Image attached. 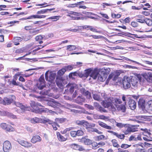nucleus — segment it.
Masks as SVG:
<instances>
[{"label": "nucleus", "instance_id": "39", "mask_svg": "<svg viewBox=\"0 0 152 152\" xmlns=\"http://www.w3.org/2000/svg\"><path fill=\"white\" fill-rule=\"evenodd\" d=\"M145 101L143 99H140L138 101V105L141 107H143L144 106Z\"/></svg>", "mask_w": 152, "mask_h": 152}, {"label": "nucleus", "instance_id": "36", "mask_svg": "<svg viewBox=\"0 0 152 152\" xmlns=\"http://www.w3.org/2000/svg\"><path fill=\"white\" fill-rule=\"evenodd\" d=\"M66 71V69L64 67V68H62L58 71L57 72L58 75L61 76L63 75Z\"/></svg>", "mask_w": 152, "mask_h": 152}, {"label": "nucleus", "instance_id": "56", "mask_svg": "<svg viewBox=\"0 0 152 152\" xmlns=\"http://www.w3.org/2000/svg\"><path fill=\"white\" fill-rule=\"evenodd\" d=\"M65 69H66V71H70L71 70L73 69V66L71 65H69L67 66H66L64 67Z\"/></svg>", "mask_w": 152, "mask_h": 152}, {"label": "nucleus", "instance_id": "43", "mask_svg": "<svg viewBox=\"0 0 152 152\" xmlns=\"http://www.w3.org/2000/svg\"><path fill=\"white\" fill-rule=\"evenodd\" d=\"M65 107L67 109H70L72 107H77L74 104H67L65 105Z\"/></svg>", "mask_w": 152, "mask_h": 152}, {"label": "nucleus", "instance_id": "63", "mask_svg": "<svg viewBox=\"0 0 152 152\" xmlns=\"http://www.w3.org/2000/svg\"><path fill=\"white\" fill-rule=\"evenodd\" d=\"M71 129V128H68L65 129L63 131H61V133L62 134H66L68 131L70 130Z\"/></svg>", "mask_w": 152, "mask_h": 152}, {"label": "nucleus", "instance_id": "11", "mask_svg": "<svg viewBox=\"0 0 152 152\" xmlns=\"http://www.w3.org/2000/svg\"><path fill=\"white\" fill-rule=\"evenodd\" d=\"M17 142L20 145L27 148H30L32 145L31 143L24 140L18 139Z\"/></svg>", "mask_w": 152, "mask_h": 152}, {"label": "nucleus", "instance_id": "7", "mask_svg": "<svg viewBox=\"0 0 152 152\" xmlns=\"http://www.w3.org/2000/svg\"><path fill=\"white\" fill-rule=\"evenodd\" d=\"M141 80V77L140 75H138L137 77H132L131 78V82L132 86L134 87H137L138 83V81Z\"/></svg>", "mask_w": 152, "mask_h": 152}, {"label": "nucleus", "instance_id": "12", "mask_svg": "<svg viewBox=\"0 0 152 152\" xmlns=\"http://www.w3.org/2000/svg\"><path fill=\"white\" fill-rule=\"evenodd\" d=\"M0 127L2 129L7 131L12 132L14 131V129L11 126L5 123H2L0 124Z\"/></svg>", "mask_w": 152, "mask_h": 152}, {"label": "nucleus", "instance_id": "47", "mask_svg": "<svg viewBox=\"0 0 152 152\" xmlns=\"http://www.w3.org/2000/svg\"><path fill=\"white\" fill-rule=\"evenodd\" d=\"M116 126L119 128H122L126 126L127 124H122V123H117L116 124Z\"/></svg>", "mask_w": 152, "mask_h": 152}, {"label": "nucleus", "instance_id": "20", "mask_svg": "<svg viewBox=\"0 0 152 152\" xmlns=\"http://www.w3.org/2000/svg\"><path fill=\"white\" fill-rule=\"evenodd\" d=\"M15 104L16 106L20 107L22 111L29 110L30 108L29 107H25L24 105H23L22 104L18 102H16Z\"/></svg>", "mask_w": 152, "mask_h": 152}, {"label": "nucleus", "instance_id": "24", "mask_svg": "<svg viewBox=\"0 0 152 152\" xmlns=\"http://www.w3.org/2000/svg\"><path fill=\"white\" fill-rule=\"evenodd\" d=\"M86 26H79L78 27V28L76 29H67L66 30V31H74V32H76L77 31H81L82 30V29L86 28Z\"/></svg>", "mask_w": 152, "mask_h": 152}, {"label": "nucleus", "instance_id": "13", "mask_svg": "<svg viewBox=\"0 0 152 152\" xmlns=\"http://www.w3.org/2000/svg\"><path fill=\"white\" fill-rule=\"evenodd\" d=\"M80 14L79 13L74 12H71L70 13V15H68L67 16H69L71 18H75L74 19L78 20L79 19L83 20V18L82 17H77V16H79Z\"/></svg>", "mask_w": 152, "mask_h": 152}, {"label": "nucleus", "instance_id": "59", "mask_svg": "<svg viewBox=\"0 0 152 152\" xmlns=\"http://www.w3.org/2000/svg\"><path fill=\"white\" fill-rule=\"evenodd\" d=\"M129 141L132 140L137 141L136 137H135V136L132 135L131 136L129 139Z\"/></svg>", "mask_w": 152, "mask_h": 152}, {"label": "nucleus", "instance_id": "8", "mask_svg": "<svg viewBox=\"0 0 152 152\" xmlns=\"http://www.w3.org/2000/svg\"><path fill=\"white\" fill-rule=\"evenodd\" d=\"M56 75L53 72L47 71L45 74V79L48 81L51 82L55 79Z\"/></svg>", "mask_w": 152, "mask_h": 152}, {"label": "nucleus", "instance_id": "46", "mask_svg": "<svg viewBox=\"0 0 152 152\" xmlns=\"http://www.w3.org/2000/svg\"><path fill=\"white\" fill-rule=\"evenodd\" d=\"M115 135L119 139H124L125 137L124 134H118L116 133V134H115Z\"/></svg>", "mask_w": 152, "mask_h": 152}, {"label": "nucleus", "instance_id": "60", "mask_svg": "<svg viewBox=\"0 0 152 152\" xmlns=\"http://www.w3.org/2000/svg\"><path fill=\"white\" fill-rule=\"evenodd\" d=\"M52 126L53 127V129L55 130H56L57 129V128L56 127V126L59 127V125L58 124L56 123L55 122H54V123H53Z\"/></svg>", "mask_w": 152, "mask_h": 152}, {"label": "nucleus", "instance_id": "48", "mask_svg": "<svg viewBox=\"0 0 152 152\" xmlns=\"http://www.w3.org/2000/svg\"><path fill=\"white\" fill-rule=\"evenodd\" d=\"M39 30H31L30 31L31 34H33V35H35L39 32Z\"/></svg>", "mask_w": 152, "mask_h": 152}, {"label": "nucleus", "instance_id": "42", "mask_svg": "<svg viewBox=\"0 0 152 152\" xmlns=\"http://www.w3.org/2000/svg\"><path fill=\"white\" fill-rule=\"evenodd\" d=\"M130 127L131 132H134L138 131V128L135 127L134 125H132Z\"/></svg>", "mask_w": 152, "mask_h": 152}, {"label": "nucleus", "instance_id": "30", "mask_svg": "<svg viewBox=\"0 0 152 152\" xmlns=\"http://www.w3.org/2000/svg\"><path fill=\"white\" fill-rule=\"evenodd\" d=\"M55 9V8H53L52 9H45V10H41L40 11H38L37 12V14H43L45 13L48 11H51L52 10H53Z\"/></svg>", "mask_w": 152, "mask_h": 152}, {"label": "nucleus", "instance_id": "5", "mask_svg": "<svg viewBox=\"0 0 152 152\" xmlns=\"http://www.w3.org/2000/svg\"><path fill=\"white\" fill-rule=\"evenodd\" d=\"M131 78L127 76L124 77L122 80V84L124 88L127 89L131 87Z\"/></svg>", "mask_w": 152, "mask_h": 152}, {"label": "nucleus", "instance_id": "53", "mask_svg": "<svg viewBox=\"0 0 152 152\" xmlns=\"http://www.w3.org/2000/svg\"><path fill=\"white\" fill-rule=\"evenodd\" d=\"M84 95L86 96L87 98L88 99L91 98V94L88 91H86V93Z\"/></svg>", "mask_w": 152, "mask_h": 152}, {"label": "nucleus", "instance_id": "52", "mask_svg": "<svg viewBox=\"0 0 152 152\" xmlns=\"http://www.w3.org/2000/svg\"><path fill=\"white\" fill-rule=\"evenodd\" d=\"M131 25L133 27H136L138 26V24L136 22L132 21L131 23Z\"/></svg>", "mask_w": 152, "mask_h": 152}, {"label": "nucleus", "instance_id": "49", "mask_svg": "<svg viewBox=\"0 0 152 152\" xmlns=\"http://www.w3.org/2000/svg\"><path fill=\"white\" fill-rule=\"evenodd\" d=\"M62 80H61L59 81H58V80H56V84L58 87L60 88H62Z\"/></svg>", "mask_w": 152, "mask_h": 152}, {"label": "nucleus", "instance_id": "2", "mask_svg": "<svg viewBox=\"0 0 152 152\" xmlns=\"http://www.w3.org/2000/svg\"><path fill=\"white\" fill-rule=\"evenodd\" d=\"M84 76L87 77L88 76L91 77L89 80L91 78L93 79H96L98 77V79L100 81H104L106 77V76L103 74L100 75L96 70L93 71L90 69L85 71L84 75Z\"/></svg>", "mask_w": 152, "mask_h": 152}, {"label": "nucleus", "instance_id": "51", "mask_svg": "<svg viewBox=\"0 0 152 152\" xmlns=\"http://www.w3.org/2000/svg\"><path fill=\"white\" fill-rule=\"evenodd\" d=\"M7 116L11 118H12L14 119L16 118V117L15 115H14L13 114L11 113H10L8 112H7Z\"/></svg>", "mask_w": 152, "mask_h": 152}, {"label": "nucleus", "instance_id": "61", "mask_svg": "<svg viewBox=\"0 0 152 152\" xmlns=\"http://www.w3.org/2000/svg\"><path fill=\"white\" fill-rule=\"evenodd\" d=\"M99 117V119H101L103 120H107L108 118V117L106 116L103 115H100Z\"/></svg>", "mask_w": 152, "mask_h": 152}, {"label": "nucleus", "instance_id": "62", "mask_svg": "<svg viewBox=\"0 0 152 152\" xmlns=\"http://www.w3.org/2000/svg\"><path fill=\"white\" fill-rule=\"evenodd\" d=\"M85 106L86 107L88 108L89 109L91 110H93L94 109V107L92 105L87 104H85Z\"/></svg>", "mask_w": 152, "mask_h": 152}, {"label": "nucleus", "instance_id": "57", "mask_svg": "<svg viewBox=\"0 0 152 152\" xmlns=\"http://www.w3.org/2000/svg\"><path fill=\"white\" fill-rule=\"evenodd\" d=\"M81 35L84 37H91V35L88 33H86L84 32H82L81 34Z\"/></svg>", "mask_w": 152, "mask_h": 152}, {"label": "nucleus", "instance_id": "33", "mask_svg": "<svg viewBox=\"0 0 152 152\" xmlns=\"http://www.w3.org/2000/svg\"><path fill=\"white\" fill-rule=\"evenodd\" d=\"M49 110L47 108H41L39 110H37V109L35 110L34 111V112H35L36 113H38L39 111H40L42 112H45L46 113H48Z\"/></svg>", "mask_w": 152, "mask_h": 152}, {"label": "nucleus", "instance_id": "18", "mask_svg": "<svg viewBox=\"0 0 152 152\" xmlns=\"http://www.w3.org/2000/svg\"><path fill=\"white\" fill-rule=\"evenodd\" d=\"M41 140L42 139L38 135H36L32 137L31 141L32 143L34 144L37 142H40Z\"/></svg>", "mask_w": 152, "mask_h": 152}, {"label": "nucleus", "instance_id": "3", "mask_svg": "<svg viewBox=\"0 0 152 152\" xmlns=\"http://www.w3.org/2000/svg\"><path fill=\"white\" fill-rule=\"evenodd\" d=\"M68 88H69V92L72 94L75 91L72 95L73 98H75L77 95V92L79 90V86L75 83H69L67 86Z\"/></svg>", "mask_w": 152, "mask_h": 152}, {"label": "nucleus", "instance_id": "25", "mask_svg": "<svg viewBox=\"0 0 152 152\" xmlns=\"http://www.w3.org/2000/svg\"><path fill=\"white\" fill-rule=\"evenodd\" d=\"M56 134L58 139L60 141L64 142L66 141L67 139V137H65L61 135L59 132H57Z\"/></svg>", "mask_w": 152, "mask_h": 152}, {"label": "nucleus", "instance_id": "28", "mask_svg": "<svg viewBox=\"0 0 152 152\" xmlns=\"http://www.w3.org/2000/svg\"><path fill=\"white\" fill-rule=\"evenodd\" d=\"M22 40V39L21 37H16L14 38L13 41L14 44L15 45H17L19 44V42L21 41Z\"/></svg>", "mask_w": 152, "mask_h": 152}, {"label": "nucleus", "instance_id": "40", "mask_svg": "<svg viewBox=\"0 0 152 152\" xmlns=\"http://www.w3.org/2000/svg\"><path fill=\"white\" fill-rule=\"evenodd\" d=\"M86 26L87 27H86V28H84L85 29H86L87 28H88L91 31L94 32H97V31L96 30L95 28H94L92 26Z\"/></svg>", "mask_w": 152, "mask_h": 152}, {"label": "nucleus", "instance_id": "21", "mask_svg": "<svg viewBox=\"0 0 152 152\" xmlns=\"http://www.w3.org/2000/svg\"><path fill=\"white\" fill-rule=\"evenodd\" d=\"M128 104L132 110H134L136 108V103L134 100L130 99L128 101Z\"/></svg>", "mask_w": 152, "mask_h": 152}, {"label": "nucleus", "instance_id": "17", "mask_svg": "<svg viewBox=\"0 0 152 152\" xmlns=\"http://www.w3.org/2000/svg\"><path fill=\"white\" fill-rule=\"evenodd\" d=\"M71 147L75 150L83 151L84 150V148L81 145L76 144H72L70 145Z\"/></svg>", "mask_w": 152, "mask_h": 152}, {"label": "nucleus", "instance_id": "6", "mask_svg": "<svg viewBox=\"0 0 152 152\" xmlns=\"http://www.w3.org/2000/svg\"><path fill=\"white\" fill-rule=\"evenodd\" d=\"M45 82L44 75H42L40 77L36 83V86L38 89L42 90L45 87Z\"/></svg>", "mask_w": 152, "mask_h": 152}, {"label": "nucleus", "instance_id": "19", "mask_svg": "<svg viewBox=\"0 0 152 152\" xmlns=\"http://www.w3.org/2000/svg\"><path fill=\"white\" fill-rule=\"evenodd\" d=\"M15 99V97L14 96H12L11 98H9L5 97L3 99V102H4L7 104H9L11 103Z\"/></svg>", "mask_w": 152, "mask_h": 152}, {"label": "nucleus", "instance_id": "38", "mask_svg": "<svg viewBox=\"0 0 152 152\" xmlns=\"http://www.w3.org/2000/svg\"><path fill=\"white\" fill-rule=\"evenodd\" d=\"M60 17L59 16H55L50 17L48 18V19H52L53 21H56L59 20Z\"/></svg>", "mask_w": 152, "mask_h": 152}, {"label": "nucleus", "instance_id": "37", "mask_svg": "<svg viewBox=\"0 0 152 152\" xmlns=\"http://www.w3.org/2000/svg\"><path fill=\"white\" fill-rule=\"evenodd\" d=\"M30 121L31 123L34 124L38 123L40 121V119L38 118L37 117L31 119Z\"/></svg>", "mask_w": 152, "mask_h": 152}, {"label": "nucleus", "instance_id": "16", "mask_svg": "<svg viewBox=\"0 0 152 152\" xmlns=\"http://www.w3.org/2000/svg\"><path fill=\"white\" fill-rule=\"evenodd\" d=\"M94 106L96 110L100 111L101 112L107 113V110L102 107L96 102L94 103Z\"/></svg>", "mask_w": 152, "mask_h": 152}, {"label": "nucleus", "instance_id": "54", "mask_svg": "<svg viewBox=\"0 0 152 152\" xmlns=\"http://www.w3.org/2000/svg\"><path fill=\"white\" fill-rule=\"evenodd\" d=\"M70 134L72 137H75L77 136L76 131H72L70 132Z\"/></svg>", "mask_w": 152, "mask_h": 152}, {"label": "nucleus", "instance_id": "34", "mask_svg": "<svg viewBox=\"0 0 152 152\" xmlns=\"http://www.w3.org/2000/svg\"><path fill=\"white\" fill-rule=\"evenodd\" d=\"M66 48V50L70 51L75 50L76 48V47L75 46L71 45H67Z\"/></svg>", "mask_w": 152, "mask_h": 152}, {"label": "nucleus", "instance_id": "55", "mask_svg": "<svg viewBox=\"0 0 152 152\" xmlns=\"http://www.w3.org/2000/svg\"><path fill=\"white\" fill-rule=\"evenodd\" d=\"M61 49L60 48H58L57 49H51L49 50H46V52H55L56 51H58L59 50H60Z\"/></svg>", "mask_w": 152, "mask_h": 152}, {"label": "nucleus", "instance_id": "45", "mask_svg": "<svg viewBox=\"0 0 152 152\" xmlns=\"http://www.w3.org/2000/svg\"><path fill=\"white\" fill-rule=\"evenodd\" d=\"M112 141L113 146L117 147V148L119 147V145L117 143V142L116 140H113Z\"/></svg>", "mask_w": 152, "mask_h": 152}, {"label": "nucleus", "instance_id": "26", "mask_svg": "<svg viewBox=\"0 0 152 152\" xmlns=\"http://www.w3.org/2000/svg\"><path fill=\"white\" fill-rule=\"evenodd\" d=\"M110 72V69L109 68H103L101 70V74L105 75L107 76V75L109 74Z\"/></svg>", "mask_w": 152, "mask_h": 152}, {"label": "nucleus", "instance_id": "29", "mask_svg": "<svg viewBox=\"0 0 152 152\" xmlns=\"http://www.w3.org/2000/svg\"><path fill=\"white\" fill-rule=\"evenodd\" d=\"M81 141L84 143L85 145H90L91 143V140L85 138H83L81 140Z\"/></svg>", "mask_w": 152, "mask_h": 152}, {"label": "nucleus", "instance_id": "58", "mask_svg": "<svg viewBox=\"0 0 152 152\" xmlns=\"http://www.w3.org/2000/svg\"><path fill=\"white\" fill-rule=\"evenodd\" d=\"M77 136H80L83 135V132L81 130H78L76 131Z\"/></svg>", "mask_w": 152, "mask_h": 152}, {"label": "nucleus", "instance_id": "23", "mask_svg": "<svg viewBox=\"0 0 152 152\" xmlns=\"http://www.w3.org/2000/svg\"><path fill=\"white\" fill-rule=\"evenodd\" d=\"M99 124L102 127L108 130L112 129V127L107 125L106 124L102 122L99 121L98 122Z\"/></svg>", "mask_w": 152, "mask_h": 152}, {"label": "nucleus", "instance_id": "35", "mask_svg": "<svg viewBox=\"0 0 152 152\" xmlns=\"http://www.w3.org/2000/svg\"><path fill=\"white\" fill-rule=\"evenodd\" d=\"M145 23L148 25V26H152V20L150 19L147 18H145Z\"/></svg>", "mask_w": 152, "mask_h": 152}, {"label": "nucleus", "instance_id": "15", "mask_svg": "<svg viewBox=\"0 0 152 152\" xmlns=\"http://www.w3.org/2000/svg\"><path fill=\"white\" fill-rule=\"evenodd\" d=\"M48 104L49 106L53 107L54 108H56L57 106H60L61 105L59 103L56 102L54 99L48 101Z\"/></svg>", "mask_w": 152, "mask_h": 152}, {"label": "nucleus", "instance_id": "27", "mask_svg": "<svg viewBox=\"0 0 152 152\" xmlns=\"http://www.w3.org/2000/svg\"><path fill=\"white\" fill-rule=\"evenodd\" d=\"M134 147L136 148L135 151L136 152H144V150L141 145L139 144H135L133 145Z\"/></svg>", "mask_w": 152, "mask_h": 152}, {"label": "nucleus", "instance_id": "4", "mask_svg": "<svg viewBox=\"0 0 152 152\" xmlns=\"http://www.w3.org/2000/svg\"><path fill=\"white\" fill-rule=\"evenodd\" d=\"M95 126V124L93 123L89 124L87 122L85 127L89 132H95L98 134H102V132L99 131L96 128H94Z\"/></svg>", "mask_w": 152, "mask_h": 152}, {"label": "nucleus", "instance_id": "44", "mask_svg": "<svg viewBox=\"0 0 152 152\" xmlns=\"http://www.w3.org/2000/svg\"><path fill=\"white\" fill-rule=\"evenodd\" d=\"M65 118H56L55 119V121L57 122L62 123L66 121Z\"/></svg>", "mask_w": 152, "mask_h": 152}, {"label": "nucleus", "instance_id": "14", "mask_svg": "<svg viewBox=\"0 0 152 152\" xmlns=\"http://www.w3.org/2000/svg\"><path fill=\"white\" fill-rule=\"evenodd\" d=\"M92 97L95 100L100 101L101 100L100 95V93L97 91H94L92 92Z\"/></svg>", "mask_w": 152, "mask_h": 152}, {"label": "nucleus", "instance_id": "64", "mask_svg": "<svg viewBox=\"0 0 152 152\" xmlns=\"http://www.w3.org/2000/svg\"><path fill=\"white\" fill-rule=\"evenodd\" d=\"M42 36L41 35H39L36 37L35 39L37 41H38L42 40Z\"/></svg>", "mask_w": 152, "mask_h": 152}, {"label": "nucleus", "instance_id": "22", "mask_svg": "<svg viewBox=\"0 0 152 152\" xmlns=\"http://www.w3.org/2000/svg\"><path fill=\"white\" fill-rule=\"evenodd\" d=\"M145 18L144 16L142 15H139L137 16L136 19V21L141 23H145Z\"/></svg>", "mask_w": 152, "mask_h": 152}, {"label": "nucleus", "instance_id": "41", "mask_svg": "<svg viewBox=\"0 0 152 152\" xmlns=\"http://www.w3.org/2000/svg\"><path fill=\"white\" fill-rule=\"evenodd\" d=\"M123 132L126 134H127L131 132L130 127H128L126 128L123 131Z\"/></svg>", "mask_w": 152, "mask_h": 152}, {"label": "nucleus", "instance_id": "31", "mask_svg": "<svg viewBox=\"0 0 152 152\" xmlns=\"http://www.w3.org/2000/svg\"><path fill=\"white\" fill-rule=\"evenodd\" d=\"M87 121H85L84 120L82 121H76V123L79 125H82L83 126L85 127L87 123Z\"/></svg>", "mask_w": 152, "mask_h": 152}, {"label": "nucleus", "instance_id": "9", "mask_svg": "<svg viewBox=\"0 0 152 152\" xmlns=\"http://www.w3.org/2000/svg\"><path fill=\"white\" fill-rule=\"evenodd\" d=\"M12 148V144L9 141L6 140L3 142V149L4 152H9Z\"/></svg>", "mask_w": 152, "mask_h": 152}, {"label": "nucleus", "instance_id": "32", "mask_svg": "<svg viewBox=\"0 0 152 152\" xmlns=\"http://www.w3.org/2000/svg\"><path fill=\"white\" fill-rule=\"evenodd\" d=\"M50 91L49 90H44L40 92V94L45 95H46L49 96H51L52 95L51 94L49 93Z\"/></svg>", "mask_w": 152, "mask_h": 152}, {"label": "nucleus", "instance_id": "50", "mask_svg": "<svg viewBox=\"0 0 152 152\" xmlns=\"http://www.w3.org/2000/svg\"><path fill=\"white\" fill-rule=\"evenodd\" d=\"M77 100L78 101L80 100L78 102L79 103H81L82 102H84L85 101V99L81 97V96H79L77 98Z\"/></svg>", "mask_w": 152, "mask_h": 152}, {"label": "nucleus", "instance_id": "1", "mask_svg": "<svg viewBox=\"0 0 152 152\" xmlns=\"http://www.w3.org/2000/svg\"><path fill=\"white\" fill-rule=\"evenodd\" d=\"M122 99L124 102L123 104H121L122 102L120 99L110 97L107 100L103 101L102 105L105 108H108L112 111H115L116 108L117 110L124 112L126 109V102L129 101L131 98L129 95H123Z\"/></svg>", "mask_w": 152, "mask_h": 152}, {"label": "nucleus", "instance_id": "10", "mask_svg": "<svg viewBox=\"0 0 152 152\" xmlns=\"http://www.w3.org/2000/svg\"><path fill=\"white\" fill-rule=\"evenodd\" d=\"M121 73L118 71H114L111 73L109 75L108 78L107 79V81L110 80H112L113 81H115L118 78V77L120 75Z\"/></svg>", "mask_w": 152, "mask_h": 152}]
</instances>
